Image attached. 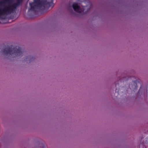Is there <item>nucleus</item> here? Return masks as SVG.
<instances>
[{"label":"nucleus","mask_w":148,"mask_h":148,"mask_svg":"<svg viewBox=\"0 0 148 148\" xmlns=\"http://www.w3.org/2000/svg\"><path fill=\"white\" fill-rule=\"evenodd\" d=\"M23 0H2L0 1V16H7L14 13L18 7L22 3Z\"/></svg>","instance_id":"1"},{"label":"nucleus","mask_w":148,"mask_h":148,"mask_svg":"<svg viewBox=\"0 0 148 148\" xmlns=\"http://www.w3.org/2000/svg\"><path fill=\"white\" fill-rule=\"evenodd\" d=\"M30 8L29 12L33 11L35 14L38 9H48L50 7L53 6V0H51L50 1L47 0H34V2L30 3Z\"/></svg>","instance_id":"2"},{"label":"nucleus","mask_w":148,"mask_h":148,"mask_svg":"<svg viewBox=\"0 0 148 148\" xmlns=\"http://www.w3.org/2000/svg\"><path fill=\"white\" fill-rule=\"evenodd\" d=\"M2 51L3 53L7 56V58H9L11 57L20 56L24 52L23 50L21 47L13 45H11V47L5 46L4 49H3Z\"/></svg>","instance_id":"3"},{"label":"nucleus","mask_w":148,"mask_h":148,"mask_svg":"<svg viewBox=\"0 0 148 148\" xmlns=\"http://www.w3.org/2000/svg\"><path fill=\"white\" fill-rule=\"evenodd\" d=\"M73 7L75 11L79 13H84V9H81L77 3H74L73 4Z\"/></svg>","instance_id":"4"},{"label":"nucleus","mask_w":148,"mask_h":148,"mask_svg":"<svg viewBox=\"0 0 148 148\" xmlns=\"http://www.w3.org/2000/svg\"><path fill=\"white\" fill-rule=\"evenodd\" d=\"M34 58L32 56H27L26 57V60L27 61L28 60V59H29V62H30L34 60Z\"/></svg>","instance_id":"5"},{"label":"nucleus","mask_w":148,"mask_h":148,"mask_svg":"<svg viewBox=\"0 0 148 148\" xmlns=\"http://www.w3.org/2000/svg\"><path fill=\"white\" fill-rule=\"evenodd\" d=\"M86 6H84L83 7V8H81V9H84V13H81V14H84L86 13V12L88 11V10H87V11H85V9L86 8Z\"/></svg>","instance_id":"6"},{"label":"nucleus","mask_w":148,"mask_h":148,"mask_svg":"<svg viewBox=\"0 0 148 148\" xmlns=\"http://www.w3.org/2000/svg\"><path fill=\"white\" fill-rule=\"evenodd\" d=\"M86 6H84L83 7V8H81V9H84V13H81V14H84L86 13V12L88 11V10H87V11H85V9L86 8Z\"/></svg>","instance_id":"7"},{"label":"nucleus","mask_w":148,"mask_h":148,"mask_svg":"<svg viewBox=\"0 0 148 148\" xmlns=\"http://www.w3.org/2000/svg\"><path fill=\"white\" fill-rule=\"evenodd\" d=\"M72 7L71 6L70 7V9H72Z\"/></svg>","instance_id":"8"},{"label":"nucleus","mask_w":148,"mask_h":148,"mask_svg":"<svg viewBox=\"0 0 148 148\" xmlns=\"http://www.w3.org/2000/svg\"><path fill=\"white\" fill-rule=\"evenodd\" d=\"M3 18V19H5V18Z\"/></svg>","instance_id":"9"},{"label":"nucleus","mask_w":148,"mask_h":148,"mask_svg":"<svg viewBox=\"0 0 148 148\" xmlns=\"http://www.w3.org/2000/svg\"><path fill=\"white\" fill-rule=\"evenodd\" d=\"M134 82L135 83V82H136V81H134Z\"/></svg>","instance_id":"10"},{"label":"nucleus","mask_w":148,"mask_h":148,"mask_svg":"<svg viewBox=\"0 0 148 148\" xmlns=\"http://www.w3.org/2000/svg\"><path fill=\"white\" fill-rule=\"evenodd\" d=\"M136 88H137V86H136Z\"/></svg>","instance_id":"11"}]
</instances>
